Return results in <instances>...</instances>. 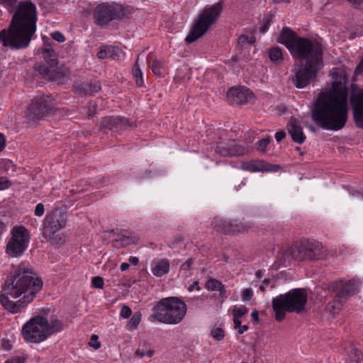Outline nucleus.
I'll return each instance as SVG.
<instances>
[{
  "label": "nucleus",
  "instance_id": "38",
  "mask_svg": "<svg viewBox=\"0 0 363 363\" xmlns=\"http://www.w3.org/2000/svg\"><path fill=\"white\" fill-rule=\"evenodd\" d=\"M247 312H248V308L244 306H242L240 307H235L233 310V318H234V319H236V318L240 319L244 315L247 313Z\"/></svg>",
  "mask_w": 363,
  "mask_h": 363
},
{
  "label": "nucleus",
  "instance_id": "47",
  "mask_svg": "<svg viewBox=\"0 0 363 363\" xmlns=\"http://www.w3.org/2000/svg\"><path fill=\"white\" fill-rule=\"evenodd\" d=\"M132 311L130 308L128 306L123 305L121 307L120 315L124 318H128L131 315Z\"/></svg>",
  "mask_w": 363,
  "mask_h": 363
},
{
  "label": "nucleus",
  "instance_id": "39",
  "mask_svg": "<svg viewBox=\"0 0 363 363\" xmlns=\"http://www.w3.org/2000/svg\"><path fill=\"white\" fill-rule=\"evenodd\" d=\"M212 337L218 340H222L225 337V331L220 328H213L211 331Z\"/></svg>",
  "mask_w": 363,
  "mask_h": 363
},
{
  "label": "nucleus",
  "instance_id": "14",
  "mask_svg": "<svg viewBox=\"0 0 363 363\" xmlns=\"http://www.w3.org/2000/svg\"><path fill=\"white\" fill-rule=\"evenodd\" d=\"M52 113L53 108L49 103L48 97H36L28 108L27 117L29 120L36 121Z\"/></svg>",
  "mask_w": 363,
  "mask_h": 363
},
{
  "label": "nucleus",
  "instance_id": "24",
  "mask_svg": "<svg viewBox=\"0 0 363 363\" xmlns=\"http://www.w3.org/2000/svg\"><path fill=\"white\" fill-rule=\"evenodd\" d=\"M121 52V50L118 46H103L96 55L101 60L106 58L118 60Z\"/></svg>",
  "mask_w": 363,
  "mask_h": 363
},
{
  "label": "nucleus",
  "instance_id": "26",
  "mask_svg": "<svg viewBox=\"0 0 363 363\" xmlns=\"http://www.w3.org/2000/svg\"><path fill=\"white\" fill-rule=\"evenodd\" d=\"M169 262L166 259L159 261L152 269V274L156 277H162L169 272Z\"/></svg>",
  "mask_w": 363,
  "mask_h": 363
},
{
  "label": "nucleus",
  "instance_id": "56",
  "mask_svg": "<svg viewBox=\"0 0 363 363\" xmlns=\"http://www.w3.org/2000/svg\"><path fill=\"white\" fill-rule=\"evenodd\" d=\"M286 137V133L284 130H280L276 133L275 138L277 142H281Z\"/></svg>",
  "mask_w": 363,
  "mask_h": 363
},
{
  "label": "nucleus",
  "instance_id": "20",
  "mask_svg": "<svg viewBox=\"0 0 363 363\" xmlns=\"http://www.w3.org/2000/svg\"><path fill=\"white\" fill-rule=\"evenodd\" d=\"M253 97V94L245 87H232L227 92L228 100L235 105H242Z\"/></svg>",
  "mask_w": 363,
  "mask_h": 363
},
{
  "label": "nucleus",
  "instance_id": "63",
  "mask_svg": "<svg viewBox=\"0 0 363 363\" xmlns=\"http://www.w3.org/2000/svg\"><path fill=\"white\" fill-rule=\"evenodd\" d=\"M129 267H130V264L128 263H126V262H123L121 264V271H125L127 269H129Z\"/></svg>",
  "mask_w": 363,
  "mask_h": 363
},
{
  "label": "nucleus",
  "instance_id": "22",
  "mask_svg": "<svg viewBox=\"0 0 363 363\" xmlns=\"http://www.w3.org/2000/svg\"><path fill=\"white\" fill-rule=\"evenodd\" d=\"M111 233L116 234L118 238L116 241H121L123 246L129 245L130 244H137L139 241V238L135 233L129 232L123 229L111 230Z\"/></svg>",
  "mask_w": 363,
  "mask_h": 363
},
{
  "label": "nucleus",
  "instance_id": "4",
  "mask_svg": "<svg viewBox=\"0 0 363 363\" xmlns=\"http://www.w3.org/2000/svg\"><path fill=\"white\" fill-rule=\"evenodd\" d=\"M277 42L285 45L294 59L323 62V45L317 40L298 35L289 27L282 28Z\"/></svg>",
  "mask_w": 363,
  "mask_h": 363
},
{
  "label": "nucleus",
  "instance_id": "41",
  "mask_svg": "<svg viewBox=\"0 0 363 363\" xmlns=\"http://www.w3.org/2000/svg\"><path fill=\"white\" fill-rule=\"evenodd\" d=\"M255 42V38L254 37L250 38L247 35H241L238 40V43L240 46H243L245 44H253Z\"/></svg>",
  "mask_w": 363,
  "mask_h": 363
},
{
  "label": "nucleus",
  "instance_id": "52",
  "mask_svg": "<svg viewBox=\"0 0 363 363\" xmlns=\"http://www.w3.org/2000/svg\"><path fill=\"white\" fill-rule=\"evenodd\" d=\"M96 111V104L94 102H89V106H88V112H87L88 116L89 117L92 116L94 114H95Z\"/></svg>",
  "mask_w": 363,
  "mask_h": 363
},
{
  "label": "nucleus",
  "instance_id": "12",
  "mask_svg": "<svg viewBox=\"0 0 363 363\" xmlns=\"http://www.w3.org/2000/svg\"><path fill=\"white\" fill-rule=\"evenodd\" d=\"M30 235L23 225L16 226L11 230V237L9 240L6 252L12 257L21 256L28 247Z\"/></svg>",
  "mask_w": 363,
  "mask_h": 363
},
{
  "label": "nucleus",
  "instance_id": "45",
  "mask_svg": "<svg viewBox=\"0 0 363 363\" xmlns=\"http://www.w3.org/2000/svg\"><path fill=\"white\" fill-rule=\"evenodd\" d=\"M93 286L97 289H102L104 286V279L101 277H94L91 279Z\"/></svg>",
  "mask_w": 363,
  "mask_h": 363
},
{
  "label": "nucleus",
  "instance_id": "8",
  "mask_svg": "<svg viewBox=\"0 0 363 363\" xmlns=\"http://www.w3.org/2000/svg\"><path fill=\"white\" fill-rule=\"evenodd\" d=\"M222 10V1L206 7L195 20L189 33L185 38L186 43L190 44L203 35L211 26L217 21Z\"/></svg>",
  "mask_w": 363,
  "mask_h": 363
},
{
  "label": "nucleus",
  "instance_id": "11",
  "mask_svg": "<svg viewBox=\"0 0 363 363\" xmlns=\"http://www.w3.org/2000/svg\"><path fill=\"white\" fill-rule=\"evenodd\" d=\"M67 223V212L62 208H55L47 214L43 222V236L52 243L61 244L64 242L57 233L63 228Z\"/></svg>",
  "mask_w": 363,
  "mask_h": 363
},
{
  "label": "nucleus",
  "instance_id": "53",
  "mask_svg": "<svg viewBox=\"0 0 363 363\" xmlns=\"http://www.w3.org/2000/svg\"><path fill=\"white\" fill-rule=\"evenodd\" d=\"M45 211L44 205L41 203L37 204L35 209V215L36 216H41L43 215Z\"/></svg>",
  "mask_w": 363,
  "mask_h": 363
},
{
  "label": "nucleus",
  "instance_id": "61",
  "mask_svg": "<svg viewBox=\"0 0 363 363\" xmlns=\"http://www.w3.org/2000/svg\"><path fill=\"white\" fill-rule=\"evenodd\" d=\"M5 137L3 133H0V152L3 150L5 147Z\"/></svg>",
  "mask_w": 363,
  "mask_h": 363
},
{
  "label": "nucleus",
  "instance_id": "30",
  "mask_svg": "<svg viewBox=\"0 0 363 363\" xmlns=\"http://www.w3.org/2000/svg\"><path fill=\"white\" fill-rule=\"evenodd\" d=\"M249 228H251V225L250 223L245 224L236 220H230V229L228 234H236L238 233H242Z\"/></svg>",
  "mask_w": 363,
  "mask_h": 363
},
{
  "label": "nucleus",
  "instance_id": "16",
  "mask_svg": "<svg viewBox=\"0 0 363 363\" xmlns=\"http://www.w3.org/2000/svg\"><path fill=\"white\" fill-rule=\"evenodd\" d=\"M329 290L335 293V301L342 306V301L340 299L354 295L357 291V284L354 279L334 281L330 284Z\"/></svg>",
  "mask_w": 363,
  "mask_h": 363
},
{
  "label": "nucleus",
  "instance_id": "64",
  "mask_svg": "<svg viewBox=\"0 0 363 363\" xmlns=\"http://www.w3.org/2000/svg\"><path fill=\"white\" fill-rule=\"evenodd\" d=\"M233 322H234V325H235V328H240L242 325H241V320H240L239 318H236V319H234L233 318Z\"/></svg>",
  "mask_w": 363,
  "mask_h": 363
},
{
  "label": "nucleus",
  "instance_id": "27",
  "mask_svg": "<svg viewBox=\"0 0 363 363\" xmlns=\"http://www.w3.org/2000/svg\"><path fill=\"white\" fill-rule=\"evenodd\" d=\"M74 91L80 96H86L90 94V82L88 81H75L74 84Z\"/></svg>",
  "mask_w": 363,
  "mask_h": 363
},
{
  "label": "nucleus",
  "instance_id": "46",
  "mask_svg": "<svg viewBox=\"0 0 363 363\" xmlns=\"http://www.w3.org/2000/svg\"><path fill=\"white\" fill-rule=\"evenodd\" d=\"M269 284H271L272 288L275 287V282H272V279H264L262 281V284L259 286V290L262 292H264L266 291V287L268 286Z\"/></svg>",
  "mask_w": 363,
  "mask_h": 363
},
{
  "label": "nucleus",
  "instance_id": "1",
  "mask_svg": "<svg viewBox=\"0 0 363 363\" xmlns=\"http://www.w3.org/2000/svg\"><path fill=\"white\" fill-rule=\"evenodd\" d=\"M345 77L336 78L328 91L319 93L311 109L313 122L324 130L343 128L348 116V89Z\"/></svg>",
  "mask_w": 363,
  "mask_h": 363
},
{
  "label": "nucleus",
  "instance_id": "19",
  "mask_svg": "<svg viewBox=\"0 0 363 363\" xmlns=\"http://www.w3.org/2000/svg\"><path fill=\"white\" fill-rule=\"evenodd\" d=\"M215 152L223 157H238L245 155L246 150L235 140H230L225 145L221 143L217 145Z\"/></svg>",
  "mask_w": 363,
  "mask_h": 363
},
{
  "label": "nucleus",
  "instance_id": "9",
  "mask_svg": "<svg viewBox=\"0 0 363 363\" xmlns=\"http://www.w3.org/2000/svg\"><path fill=\"white\" fill-rule=\"evenodd\" d=\"M130 12L126 8L115 2H104L97 5L93 12L94 23L100 28H104L114 20L127 19Z\"/></svg>",
  "mask_w": 363,
  "mask_h": 363
},
{
  "label": "nucleus",
  "instance_id": "29",
  "mask_svg": "<svg viewBox=\"0 0 363 363\" xmlns=\"http://www.w3.org/2000/svg\"><path fill=\"white\" fill-rule=\"evenodd\" d=\"M268 55L270 60L276 65L281 64L284 60L282 50L278 46L269 48Z\"/></svg>",
  "mask_w": 363,
  "mask_h": 363
},
{
  "label": "nucleus",
  "instance_id": "54",
  "mask_svg": "<svg viewBox=\"0 0 363 363\" xmlns=\"http://www.w3.org/2000/svg\"><path fill=\"white\" fill-rule=\"evenodd\" d=\"M184 240V238L181 235H175L173 238H172V244L171 245H169L170 247H175L177 243L183 241Z\"/></svg>",
  "mask_w": 363,
  "mask_h": 363
},
{
  "label": "nucleus",
  "instance_id": "40",
  "mask_svg": "<svg viewBox=\"0 0 363 363\" xmlns=\"http://www.w3.org/2000/svg\"><path fill=\"white\" fill-rule=\"evenodd\" d=\"M270 137H267L266 138H263L259 140L256 144V149L259 150L263 152L266 151V148L270 143Z\"/></svg>",
  "mask_w": 363,
  "mask_h": 363
},
{
  "label": "nucleus",
  "instance_id": "21",
  "mask_svg": "<svg viewBox=\"0 0 363 363\" xmlns=\"http://www.w3.org/2000/svg\"><path fill=\"white\" fill-rule=\"evenodd\" d=\"M43 40L45 47L42 48L41 53L46 62L45 65L48 67H56L59 62L57 55L54 50L56 44L45 37H43Z\"/></svg>",
  "mask_w": 363,
  "mask_h": 363
},
{
  "label": "nucleus",
  "instance_id": "33",
  "mask_svg": "<svg viewBox=\"0 0 363 363\" xmlns=\"http://www.w3.org/2000/svg\"><path fill=\"white\" fill-rule=\"evenodd\" d=\"M151 69L154 74L157 77H163L166 74V69L162 62L160 60H153Z\"/></svg>",
  "mask_w": 363,
  "mask_h": 363
},
{
  "label": "nucleus",
  "instance_id": "10",
  "mask_svg": "<svg viewBox=\"0 0 363 363\" xmlns=\"http://www.w3.org/2000/svg\"><path fill=\"white\" fill-rule=\"evenodd\" d=\"M49 312L48 309H43L40 314L31 318L22 328V335L27 342L39 343L46 339L48 335L45 327L48 318L45 317Z\"/></svg>",
  "mask_w": 363,
  "mask_h": 363
},
{
  "label": "nucleus",
  "instance_id": "60",
  "mask_svg": "<svg viewBox=\"0 0 363 363\" xmlns=\"http://www.w3.org/2000/svg\"><path fill=\"white\" fill-rule=\"evenodd\" d=\"M348 3L351 4L353 6H359L363 4V0H346Z\"/></svg>",
  "mask_w": 363,
  "mask_h": 363
},
{
  "label": "nucleus",
  "instance_id": "2",
  "mask_svg": "<svg viewBox=\"0 0 363 363\" xmlns=\"http://www.w3.org/2000/svg\"><path fill=\"white\" fill-rule=\"evenodd\" d=\"M0 0V5L13 13L6 29L0 31V42L3 46L13 50L27 48L36 31L37 9L30 0Z\"/></svg>",
  "mask_w": 363,
  "mask_h": 363
},
{
  "label": "nucleus",
  "instance_id": "13",
  "mask_svg": "<svg viewBox=\"0 0 363 363\" xmlns=\"http://www.w3.org/2000/svg\"><path fill=\"white\" fill-rule=\"evenodd\" d=\"M323 66V62H306L303 66L296 70L295 76L292 79L294 86L298 89H303L313 82L318 72Z\"/></svg>",
  "mask_w": 363,
  "mask_h": 363
},
{
  "label": "nucleus",
  "instance_id": "59",
  "mask_svg": "<svg viewBox=\"0 0 363 363\" xmlns=\"http://www.w3.org/2000/svg\"><path fill=\"white\" fill-rule=\"evenodd\" d=\"M251 316H252V320L258 323L259 322V312L257 311V310H255L252 312L251 313Z\"/></svg>",
  "mask_w": 363,
  "mask_h": 363
},
{
  "label": "nucleus",
  "instance_id": "17",
  "mask_svg": "<svg viewBox=\"0 0 363 363\" xmlns=\"http://www.w3.org/2000/svg\"><path fill=\"white\" fill-rule=\"evenodd\" d=\"M33 70L43 78L55 82L57 84H63L67 77L66 72L62 69H59L57 65L56 67H48L41 62L34 64Z\"/></svg>",
  "mask_w": 363,
  "mask_h": 363
},
{
  "label": "nucleus",
  "instance_id": "32",
  "mask_svg": "<svg viewBox=\"0 0 363 363\" xmlns=\"http://www.w3.org/2000/svg\"><path fill=\"white\" fill-rule=\"evenodd\" d=\"M149 345L146 342H143L139 345L138 348L135 351V356L140 358L144 357L147 355L149 357H152L155 353V351L148 347Z\"/></svg>",
  "mask_w": 363,
  "mask_h": 363
},
{
  "label": "nucleus",
  "instance_id": "5",
  "mask_svg": "<svg viewBox=\"0 0 363 363\" xmlns=\"http://www.w3.org/2000/svg\"><path fill=\"white\" fill-rule=\"evenodd\" d=\"M307 300L306 290L301 288L291 289L273 298L272 308L276 320L281 322L286 318V312L301 313L306 309Z\"/></svg>",
  "mask_w": 363,
  "mask_h": 363
},
{
  "label": "nucleus",
  "instance_id": "42",
  "mask_svg": "<svg viewBox=\"0 0 363 363\" xmlns=\"http://www.w3.org/2000/svg\"><path fill=\"white\" fill-rule=\"evenodd\" d=\"M253 295V291L251 288H247L242 291V300L243 301H250Z\"/></svg>",
  "mask_w": 363,
  "mask_h": 363
},
{
  "label": "nucleus",
  "instance_id": "43",
  "mask_svg": "<svg viewBox=\"0 0 363 363\" xmlns=\"http://www.w3.org/2000/svg\"><path fill=\"white\" fill-rule=\"evenodd\" d=\"M193 264V259L191 258L188 259L186 262H184L180 268V271L185 273L187 275L189 271L191 269V267Z\"/></svg>",
  "mask_w": 363,
  "mask_h": 363
},
{
  "label": "nucleus",
  "instance_id": "57",
  "mask_svg": "<svg viewBox=\"0 0 363 363\" xmlns=\"http://www.w3.org/2000/svg\"><path fill=\"white\" fill-rule=\"evenodd\" d=\"M194 289H196L197 291L201 290L199 282L198 281H194L193 284L189 286L188 290L189 291H192Z\"/></svg>",
  "mask_w": 363,
  "mask_h": 363
},
{
  "label": "nucleus",
  "instance_id": "23",
  "mask_svg": "<svg viewBox=\"0 0 363 363\" xmlns=\"http://www.w3.org/2000/svg\"><path fill=\"white\" fill-rule=\"evenodd\" d=\"M287 130L293 141L296 143L302 144L306 139V135L303 133L302 127L296 121H291L288 123Z\"/></svg>",
  "mask_w": 363,
  "mask_h": 363
},
{
  "label": "nucleus",
  "instance_id": "49",
  "mask_svg": "<svg viewBox=\"0 0 363 363\" xmlns=\"http://www.w3.org/2000/svg\"><path fill=\"white\" fill-rule=\"evenodd\" d=\"M51 37L53 40H55L59 43H62L65 40V36L60 31H55V32L52 33Z\"/></svg>",
  "mask_w": 363,
  "mask_h": 363
},
{
  "label": "nucleus",
  "instance_id": "51",
  "mask_svg": "<svg viewBox=\"0 0 363 363\" xmlns=\"http://www.w3.org/2000/svg\"><path fill=\"white\" fill-rule=\"evenodd\" d=\"M25 358L20 356H16L11 359H7L5 363H24Z\"/></svg>",
  "mask_w": 363,
  "mask_h": 363
},
{
  "label": "nucleus",
  "instance_id": "50",
  "mask_svg": "<svg viewBox=\"0 0 363 363\" xmlns=\"http://www.w3.org/2000/svg\"><path fill=\"white\" fill-rule=\"evenodd\" d=\"M99 337L97 335H92L91 337V342L89 343V345L94 349H99L101 347L100 342L98 341Z\"/></svg>",
  "mask_w": 363,
  "mask_h": 363
},
{
  "label": "nucleus",
  "instance_id": "58",
  "mask_svg": "<svg viewBox=\"0 0 363 363\" xmlns=\"http://www.w3.org/2000/svg\"><path fill=\"white\" fill-rule=\"evenodd\" d=\"M218 291H219V296L220 298H227L226 290L223 284H222V286H220V287L218 289Z\"/></svg>",
  "mask_w": 363,
  "mask_h": 363
},
{
  "label": "nucleus",
  "instance_id": "36",
  "mask_svg": "<svg viewBox=\"0 0 363 363\" xmlns=\"http://www.w3.org/2000/svg\"><path fill=\"white\" fill-rule=\"evenodd\" d=\"M222 282L218 279L210 278L208 279L205 284V287L208 291H218V289L222 286Z\"/></svg>",
  "mask_w": 363,
  "mask_h": 363
},
{
  "label": "nucleus",
  "instance_id": "62",
  "mask_svg": "<svg viewBox=\"0 0 363 363\" xmlns=\"http://www.w3.org/2000/svg\"><path fill=\"white\" fill-rule=\"evenodd\" d=\"M128 261H129L130 264H131L133 266H136L139 262L138 258L136 257H133V256L129 257Z\"/></svg>",
  "mask_w": 363,
  "mask_h": 363
},
{
  "label": "nucleus",
  "instance_id": "28",
  "mask_svg": "<svg viewBox=\"0 0 363 363\" xmlns=\"http://www.w3.org/2000/svg\"><path fill=\"white\" fill-rule=\"evenodd\" d=\"M213 224V228L216 231L222 233L223 234H228L230 229V220H227L225 219L216 217L214 218Z\"/></svg>",
  "mask_w": 363,
  "mask_h": 363
},
{
  "label": "nucleus",
  "instance_id": "18",
  "mask_svg": "<svg viewBox=\"0 0 363 363\" xmlns=\"http://www.w3.org/2000/svg\"><path fill=\"white\" fill-rule=\"evenodd\" d=\"M350 104L355 124L363 129V89L351 94Z\"/></svg>",
  "mask_w": 363,
  "mask_h": 363
},
{
  "label": "nucleus",
  "instance_id": "6",
  "mask_svg": "<svg viewBox=\"0 0 363 363\" xmlns=\"http://www.w3.org/2000/svg\"><path fill=\"white\" fill-rule=\"evenodd\" d=\"M186 305L177 297H169L157 301L151 317L158 322L174 325L179 323L186 313Z\"/></svg>",
  "mask_w": 363,
  "mask_h": 363
},
{
  "label": "nucleus",
  "instance_id": "3",
  "mask_svg": "<svg viewBox=\"0 0 363 363\" xmlns=\"http://www.w3.org/2000/svg\"><path fill=\"white\" fill-rule=\"evenodd\" d=\"M43 281L33 267L21 262L13 266L0 296V302L8 311L16 313L31 302L42 289Z\"/></svg>",
  "mask_w": 363,
  "mask_h": 363
},
{
  "label": "nucleus",
  "instance_id": "48",
  "mask_svg": "<svg viewBox=\"0 0 363 363\" xmlns=\"http://www.w3.org/2000/svg\"><path fill=\"white\" fill-rule=\"evenodd\" d=\"M271 22H272V18L269 17V16H265L264 18V23L262 25V26L260 28V31L262 33H264L269 28L270 24H271Z\"/></svg>",
  "mask_w": 363,
  "mask_h": 363
},
{
  "label": "nucleus",
  "instance_id": "35",
  "mask_svg": "<svg viewBox=\"0 0 363 363\" xmlns=\"http://www.w3.org/2000/svg\"><path fill=\"white\" fill-rule=\"evenodd\" d=\"M262 161H252L250 162L244 163L243 168L251 172H258L263 170L264 166Z\"/></svg>",
  "mask_w": 363,
  "mask_h": 363
},
{
  "label": "nucleus",
  "instance_id": "34",
  "mask_svg": "<svg viewBox=\"0 0 363 363\" xmlns=\"http://www.w3.org/2000/svg\"><path fill=\"white\" fill-rule=\"evenodd\" d=\"M138 59H139V57H138V59L135 63V65L133 67L132 72H133V75L135 79L136 85L138 86H142L143 84V72L139 67Z\"/></svg>",
  "mask_w": 363,
  "mask_h": 363
},
{
  "label": "nucleus",
  "instance_id": "25",
  "mask_svg": "<svg viewBox=\"0 0 363 363\" xmlns=\"http://www.w3.org/2000/svg\"><path fill=\"white\" fill-rule=\"evenodd\" d=\"M63 323L60 320L51 319L50 321L48 320V323L45 327L48 338L54 333L61 332L63 330Z\"/></svg>",
  "mask_w": 363,
  "mask_h": 363
},
{
  "label": "nucleus",
  "instance_id": "31",
  "mask_svg": "<svg viewBox=\"0 0 363 363\" xmlns=\"http://www.w3.org/2000/svg\"><path fill=\"white\" fill-rule=\"evenodd\" d=\"M347 353L350 362L359 363L363 359V352L353 346H350L347 348Z\"/></svg>",
  "mask_w": 363,
  "mask_h": 363
},
{
  "label": "nucleus",
  "instance_id": "44",
  "mask_svg": "<svg viewBox=\"0 0 363 363\" xmlns=\"http://www.w3.org/2000/svg\"><path fill=\"white\" fill-rule=\"evenodd\" d=\"M101 89V86L100 82H90V94L89 95H93L95 93H98Z\"/></svg>",
  "mask_w": 363,
  "mask_h": 363
},
{
  "label": "nucleus",
  "instance_id": "7",
  "mask_svg": "<svg viewBox=\"0 0 363 363\" xmlns=\"http://www.w3.org/2000/svg\"><path fill=\"white\" fill-rule=\"evenodd\" d=\"M285 256H291L298 262L324 259L328 256V250L323 245L315 240H303L293 244L286 252Z\"/></svg>",
  "mask_w": 363,
  "mask_h": 363
},
{
  "label": "nucleus",
  "instance_id": "15",
  "mask_svg": "<svg viewBox=\"0 0 363 363\" xmlns=\"http://www.w3.org/2000/svg\"><path fill=\"white\" fill-rule=\"evenodd\" d=\"M129 119L121 116H108L102 119L101 123L100 131L105 134L113 135L114 133H121L125 130L128 127H135Z\"/></svg>",
  "mask_w": 363,
  "mask_h": 363
},
{
  "label": "nucleus",
  "instance_id": "55",
  "mask_svg": "<svg viewBox=\"0 0 363 363\" xmlns=\"http://www.w3.org/2000/svg\"><path fill=\"white\" fill-rule=\"evenodd\" d=\"M10 182L4 177H0V190L9 188Z\"/></svg>",
  "mask_w": 363,
  "mask_h": 363
},
{
  "label": "nucleus",
  "instance_id": "37",
  "mask_svg": "<svg viewBox=\"0 0 363 363\" xmlns=\"http://www.w3.org/2000/svg\"><path fill=\"white\" fill-rule=\"evenodd\" d=\"M141 320V314L139 312L135 313L127 324L128 330L135 329Z\"/></svg>",
  "mask_w": 363,
  "mask_h": 363
}]
</instances>
